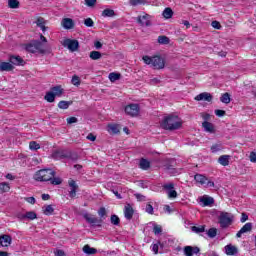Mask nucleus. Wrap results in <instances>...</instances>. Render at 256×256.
Here are the masks:
<instances>
[{"label":"nucleus","instance_id":"7c9ffc66","mask_svg":"<svg viewBox=\"0 0 256 256\" xmlns=\"http://www.w3.org/2000/svg\"><path fill=\"white\" fill-rule=\"evenodd\" d=\"M89 57L92 59V61H99V59L103 57V54H101L99 51H91Z\"/></svg>","mask_w":256,"mask_h":256},{"label":"nucleus","instance_id":"423d86ee","mask_svg":"<svg viewBox=\"0 0 256 256\" xmlns=\"http://www.w3.org/2000/svg\"><path fill=\"white\" fill-rule=\"evenodd\" d=\"M82 217L85 219L86 223H89L92 227H101V223H103V219H98L89 213H84Z\"/></svg>","mask_w":256,"mask_h":256},{"label":"nucleus","instance_id":"bb28decb","mask_svg":"<svg viewBox=\"0 0 256 256\" xmlns=\"http://www.w3.org/2000/svg\"><path fill=\"white\" fill-rule=\"evenodd\" d=\"M229 159H231V156L222 155L218 158V163H220V165H222L223 167H227V165H229Z\"/></svg>","mask_w":256,"mask_h":256},{"label":"nucleus","instance_id":"4be33fe9","mask_svg":"<svg viewBox=\"0 0 256 256\" xmlns=\"http://www.w3.org/2000/svg\"><path fill=\"white\" fill-rule=\"evenodd\" d=\"M62 27H64V29H73L75 27V22L71 18H64L62 20Z\"/></svg>","mask_w":256,"mask_h":256},{"label":"nucleus","instance_id":"393cba45","mask_svg":"<svg viewBox=\"0 0 256 256\" xmlns=\"http://www.w3.org/2000/svg\"><path fill=\"white\" fill-rule=\"evenodd\" d=\"M66 159H70L73 163H77L79 161V154L77 152L68 151L66 154Z\"/></svg>","mask_w":256,"mask_h":256},{"label":"nucleus","instance_id":"49530a36","mask_svg":"<svg viewBox=\"0 0 256 256\" xmlns=\"http://www.w3.org/2000/svg\"><path fill=\"white\" fill-rule=\"evenodd\" d=\"M110 222L112 225L119 226L121 224V219H119V216L113 214L111 215Z\"/></svg>","mask_w":256,"mask_h":256},{"label":"nucleus","instance_id":"e433bc0d","mask_svg":"<svg viewBox=\"0 0 256 256\" xmlns=\"http://www.w3.org/2000/svg\"><path fill=\"white\" fill-rule=\"evenodd\" d=\"M108 132L112 133V135H117V133H119V125L109 124L108 125Z\"/></svg>","mask_w":256,"mask_h":256},{"label":"nucleus","instance_id":"09e8293b","mask_svg":"<svg viewBox=\"0 0 256 256\" xmlns=\"http://www.w3.org/2000/svg\"><path fill=\"white\" fill-rule=\"evenodd\" d=\"M147 3V0H130V5L132 7H137V5H145Z\"/></svg>","mask_w":256,"mask_h":256},{"label":"nucleus","instance_id":"72a5a7b5","mask_svg":"<svg viewBox=\"0 0 256 256\" xmlns=\"http://www.w3.org/2000/svg\"><path fill=\"white\" fill-rule=\"evenodd\" d=\"M25 50L28 52V53H37V50L35 48V43L34 41L32 40L30 43L26 44L25 45Z\"/></svg>","mask_w":256,"mask_h":256},{"label":"nucleus","instance_id":"c85d7f7f","mask_svg":"<svg viewBox=\"0 0 256 256\" xmlns=\"http://www.w3.org/2000/svg\"><path fill=\"white\" fill-rule=\"evenodd\" d=\"M36 25H37V27L42 29L43 33H45V31H47V27L45 26V18H43V17L37 18Z\"/></svg>","mask_w":256,"mask_h":256},{"label":"nucleus","instance_id":"8fccbe9b","mask_svg":"<svg viewBox=\"0 0 256 256\" xmlns=\"http://www.w3.org/2000/svg\"><path fill=\"white\" fill-rule=\"evenodd\" d=\"M72 85H75V87H79L81 85V78L79 76L74 75L71 80Z\"/></svg>","mask_w":256,"mask_h":256},{"label":"nucleus","instance_id":"680f3d73","mask_svg":"<svg viewBox=\"0 0 256 256\" xmlns=\"http://www.w3.org/2000/svg\"><path fill=\"white\" fill-rule=\"evenodd\" d=\"M85 3L87 7H95V3H97V0H85Z\"/></svg>","mask_w":256,"mask_h":256},{"label":"nucleus","instance_id":"338daca9","mask_svg":"<svg viewBox=\"0 0 256 256\" xmlns=\"http://www.w3.org/2000/svg\"><path fill=\"white\" fill-rule=\"evenodd\" d=\"M249 159H250L251 163H256V153L250 152Z\"/></svg>","mask_w":256,"mask_h":256},{"label":"nucleus","instance_id":"2f4dec72","mask_svg":"<svg viewBox=\"0 0 256 256\" xmlns=\"http://www.w3.org/2000/svg\"><path fill=\"white\" fill-rule=\"evenodd\" d=\"M55 94L50 90L46 92V95L44 96L45 101L48 103H55Z\"/></svg>","mask_w":256,"mask_h":256},{"label":"nucleus","instance_id":"37998d69","mask_svg":"<svg viewBox=\"0 0 256 256\" xmlns=\"http://www.w3.org/2000/svg\"><path fill=\"white\" fill-rule=\"evenodd\" d=\"M108 77H109V80L112 83H115V81H119V79H121V74L120 73L111 72Z\"/></svg>","mask_w":256,"mask_h":256},{"label":"nucleus","instance_id":"bf43d9fd","mask_svg":"<svg viewBox=\"0 0 256 256\" xmlns=\"http://www.w3.org/2000/svg\"><path fill=\"white\" fill-rule=\"evenodd\" d=\"M79 119H77V117H69L67 118V123L68 125H73V123H78Z\"/></svg>","mask_w":256,"mask_h":256},{"label":"nucleus","instance_id":"473e14b6","mask_svg":"<svg viewBox=\"0 0 256 256\" xmlns=\"http://www.w3.org/2000/svg\"><path fill=\"white\" fill-rule=\"evenodd\" d=\"M83 252L86 254V255H95L97 253V249L95 248H91V246L89 245H85L83 247Z\"/></svg>","mask_w":256,"mask_h":256},{"label":"nucleus","instance_id":"79ce46f5","mask_svg":"<svg viewBox=\"0 0 256 256\" xmlns=\"http://www.w3.org/2000/svg\"><path fill=\"white\" fill-rule=\"evenodd\" d=\"M102 17H115V10L113 9H104L102 11Z\"/></svg>","mask_w":256,"mask_h":256},{"label":"nucleus","instance_id":"a18cd8bd","mask_svg":"<svg viewBox=\"0 0 256 256\" xmlns=\"http://www.w3.org/2000/svg\"><path fill=\"white\" fill-rule=\"evenodd\" d=\"M19 0H8V7L10 9H19Z\"/></svg>","mask_w":256,"mask_h":256},{"label":"nucleus","instance_id":"9d476101","mask_svg":"<svg viewBox=\"0 0 256 256\" xmlns=\"http://www.w3.org/2000/svg\"><path fill=\"white\" fill-rule=\"evenodd\" d=\"M137 23L141 27H151V15L145 14L137 17Z\"/></svg>","mask_w":256,"mask_h":256},{"label":"nucleus","instance_id":"0eeeda50","mask_svg":"<svg viewBox=\"0 0 256 256\" xmlns=\"http://www.w3.org/2000/svg\"><path fill=\"white\" fill-rule=\"evenodd\" d=\"M63 47H67L71 53H75V51H79V41L75 39H65L62 43Z\"/></svg>","mask_w":256,"mask_h":256},{"label":"nucleus","instance_id":"0e129e2a","mask_svg":"<svg viewBox=\"0 0 256 256\" xmlns=\"http://www.w3.org/2000/svg\"><path fill=\"white\" fill-rule=\"evenodd\" d=\"M54 255L55 256H67L65 254V251L61 250V249H57L56 251H54Z\"/></svg>","mask_w":256,"mask_h":256},{"label":"nucleus","instance_id":"c03bdc74","mask_svg":"<svg viewBox=\"0 0 256 256\" xmlns=\"http://www.w3.org/2000/svg\"><path fill=\"white\" fill-rule=\"evenodd\" d=\"M205 233L210 239H215V237H217V228H210L206 230Z\"/></svg>","mask_w":256,"mask_h":256},{"label":"nucleus","instance_id":"5701e85b","mask_svg":"<svg viewBox=\"0 0 256 256\" xmlns=\"http://www.w3.org/2000/svg\"><path fill=\"white\" fill-rule=\"evenodd\" d=\"M34 41V47L36 49V53H40L41 55H45L47 51L43 48V42L39 40H33Z\"/></svg>","mask_w":256,"mask_h":256},{"label":"nucleus","instance_id":"aec40b11","mask_svg":"<svg viewBox=\"0 0 256 256\" xmlns=\"http://www.w3.org/2000/svg\"><path fill=\"white\" fill-rule=\"evenodd\" d=\"M12 241H13V238H11L10 235H2V236H0V245L2 247H9V245H11Z\"/></svg>","mask_w":256,"mask_h":256},{"label":"nucleus","instance_id":"c756f323","mask_svg":"<svg viewBox=\"0 0 256 256\" xmlns=\"http://www.w3.org/2000/svg\"><path fill=\"white\" fill-rule=\"evenodd\" d=\"M195 182L200 183V185H205L207 183V178L203 174H196L194 176Z\"/></svg>","mask_w":256,"mask_h":256},{"label":"nucleus","instance_id":"ea45409f","mask_svg":"<svg viewBox=\"0 0 256 256\" xmlns=\"http://www.w3.org/2000/svg\"><path fill=\"white\" fill-rule=\"evenodd\" d=\"M162 15L164 19H171L173 17V9L169 7L165 8Z\"/></svg>","mask_w":256,"mask_h":256},{"label":"nucleus","instance_id":"20e7f679","mask_svg":"<svg viewBox=\"0 0 256 256\" xmlns=\"http://www.w3.org/2000/svg\"><path fill=\"white\" fill-rule=\"evenodd\" d=\"M235 221V216L229 212H220L218 216V223L221 229H227L233 225Z\"/></svg>","mask_w":256,"mask_h":256},{"label":"nucleus","instance_id":"b1692460","mask_svg":"<svg viewBox=\"0 0 256 256\" xmlns=\"http://www.w3.org/2000/svg\"><path fill=\"white\" fill-rule=\"evenodd\" d=\"M50 91L56 96V97H61V95H63L64 93V90L63 88L61 87V85H56L54 87H52L50 89Z\"/></svg>","mask_w":256,"mask_h":256},{"label":"nucleus","instance_id":"a878e982","mask_svg":"<svg viewBox=\"0 0 256 256\" xmlns=\"http://www.w3.org/2000/svg\"><path fill=\"white\" fill-rule=\"evenodd\" d=\"M140 169H143V171H147L150 169L151 167V162H149V160L142 158L140 160V164H139Z\"/></svg>","mask_w":256,"mask_h":256},{"label":"nucleus","instance_id":"f3484780","mask_svg":"<svg viewBox=\"0 0 256 256\" xmlns=\"http://www.w3.org/2000/svg\"><path fill=\"white\" fill-rule=\"evenodd\" d=\"M207 226L206 225H198V226H191V232L192 233H196L197 235H200L201 237H203V234L201 233H205L207 231Z\"/></svg>","mask_w":256,"mask_h":256},{"label":"nucleus","instance_id":"c9c22d12","mask_svg":"<svg viewBox=\"0 0 256 256\" xmlns=\"http://www.w3.org/2000/svg\"><path fill=\"white\" fill-rule=\"evenodd\" d=\"M220 101L221 103H225L226 105H229V103H231V94L227 92L222 94V96L220 97Z\"/></svg>","mask_w":256,"mask_h":256},{"label":"nucleus","instance_id":"4d7b16f0","mask_svg":"<svg viewBox=\"0 0 256 256\" xmlns=\"http://www.w3.org/2000/svg\"><path fill=\"white\" fill-rule=\"evenodd\" d=\"M84 25L86 27H93V25H95V22H93V19H91V18H86L84 20Z\"/></svg>","mask_w":256,"mask_h":256},{"label":"nucleus","instance_id":"9b49d317","mask_svg":"<svg viewBox=\"0 0 256 256\" xmlns=\"http://www.w3.org/2000/svg\"><path fill=\"white\" fill-rule=\"evenodd\" d=\"M201 249L197 246H186L184 247V255L185 256H194V255H199V252Z\"/></svg>","mask_w":256,"mask_h":256},{"label":"nucleus","instance_id":"052dcab7","mask_svg":"<svg viewBox=\"0 0 256 256\" xmlns=\"http://www.w3.org/2000/svg\"><path fill=\"white\" fill-rule=\"evenodd\" d=\"M145 211H146V213H148L149 215H153V205L147 204Z\"/></svg>","mask_w":256,"mask_h":256},{"label":"nucleus","instance_id":"39448f33","mask_svg":"<svg viewBox=\"0 0 256 256\" xmlns=\"http://www.w3.org/2000/svg\"><path fill=\"white\" fill-rule=\"evenodd\" d=\"M124 111L129 117H137L141 111V107L139 104L132 103L125 106Z\"/></svg>","mask_w":256,"mask_h":256},{"label":"nucleus","instance_id":"f704fd0d","mask_svg":"<svg viewBox=\"0 0 256 256\" xmlns=\"http://www.w3.org/2000/svg\"><path fill=\"white\" fill-rule=\"evenodd\" d=\"M11 187L9 186V183L2 182L0 183V195L3 193H9Z\"/></svg>","mask_w":256,"mask_h":256},{"label":"nucleus","instance_id":"f03ea898","mask_svg":"<svg viewBox=\"0 0 256 256\" xmlns=\"http://www.w3.org/2000/svg\"><path fill=\"white\" fill-rule=\"evenodd\" d=\"M146 65H151L153 69H165V59L161 56H143Z\"/></svg>","mask_w":256,"mask_h":256},{"label":"nucleus","instance_id":"4c0bfd02","mask_svg":"<svg viewBox=\"0 0 256 256\" xmlns=\"http://www.w3.org/2000/svg\"><path fill=\"white\" fill-rule=\"evenodd\" d=\"M42 211L44 215H53L55 209L53 208V205H46L42 208Z\"/></svg>","mask_w":256,"mask_h":256},{"label":"nucleus","instance_id":"e2e57ef3","mask_svg":"<svg viewBox=\"0 0 256 256\" xmlns=\"http://www.w3.org/2000/svg\"><path fill=\"white\" fill-rule=\"evenodd\" d=\"M211 25L214 29H221V23H219L217 20L212 21Z\"/></svg>","mask_w":256,"mask_h":256},{"label":"nucleus","instance_id":"f8f14e48","mask_svg":"<svg viewBox=\"0 0 256 256\" xmlns=\"http://www.w3.org/2000/svg\"><path fill=\"white\" fill-rule=\"evenodd\" d=\"M195 101H207L208 103H211L213 101V95L209 92H203L195 97Z\"/></svg>","mask_w":256,"mask_h":256},{"label":"nucleus","instance_id":"864d4df0","mask_svg":"<svg viewBox=\"0 0 256 256\" xmlns=\"http://www.w3.org/2000/svg\"><path fill=\"white\" fill-rule=\"evenodd\" d=\"M153 233L154 235H160V233H163V228L157 224H154Z\"/></svg>","mask_w":256,"mask_h":256},{"label":"nucleus","instance_id":"3c124183","mask_svg":"<svg viewBox=\"0 0 256 256\" xmlns=\"http://www.w3.org/2000/svg\"><path fill=\"white\" fill-rule=\"evenodd\" d=\"M26 219H29V221L37 219V213H35L34 211L26 212Z\"/></svg>","mask_w":256,"mask_h":256},{"label":"nucleus","instance_id":"6e6d98bb","mask_svg":"<svg viewBox=\"0 0 256 256\" xmlns=\"http://www.w3.org/2000/svg\"><path fill=\"white\" fill-rule=\"evenodd\" d=\"M211 152L212 153H217L219 151H221V144H214L211 146Z\"/></svg>","mask_w":256,"mask_h":256},{"label":"nucleus","instance_id":"13d9d810","mask_svg":"<svg viewBox=\"0 0 256 256\" xmlns=\"http://www.w3.org/2000/svg\"><path fill=\"white\" fill-rule=\"evenodd\" d=\"M215 115L217 117H225V115H227V112H225V110L217 109L215 110Z\"/></svg>","mask_w":256,"mask_h":256},{"label":"nucleus","instance_id":"f257e3e1","mask_svg":"<svg viewBox=\"0 0 256 256\" xmlns=\"http://www.w3.org/2000/svg\"><path fill=\"white\" fill-rule=\"evenodd\" d=\"M183 123L181 122V119L179 116L170 114L162 120L160 123V126L165 130V131H177V129H181V126Z\"/></svg>","mask_w":256,"mask_h":256},{"label":"nucleus","instance_id":"1a4fd4ad","mask_svg":"<svg viewBox=\"0 0 256 256\" xmlns=\"http://www.w3.org/2000/svg\"><path fill=\"white\" fill-rule=\"evenodd\" d=\"M163 189L164 191H166L169 199H177V191H175V184H164Z\"/></svg>","mask_w":256,"mask_h":256},{"label":"nucleus","instance_id":"6ab92c4d","mask_svg":"<svg viewBox=\"0 0 256 256\" xmlns=\"http://www.w3.org/2000/svg\"><path fill=\"white\" fill-rule=\"evenodd\" d=\"M67 150H57L52 154V159H67Z\"/></svg>","mask_w":256,"mask_h":256},{"label":"nucleus","instance_id":"5fc2aeb1","mask_svg":"<svg viewBox=\"0 0 256 256\" xmlns=\"http://www.w3.org/2000/svg\"><path fill=\"white\" fill-rule=\"evenodd\" d=\"M98 215H99L100 219H105V216L107 215V210L105 209V207H101L98 210Z\"/></svg>","mask_w":256,"mask_h":256},{"label":"nucleus","instance_id":"6e6552de","mask_svg":"<svg viewBox=\"0 0 256 256\" xmlns=\"http://www.w3.org/2000/svg\"><path fill=\"white\" fill-rule=\"evenodd\" d=\"M68 187L70 188L68 195L70 199H75L77 197V191H79V185L73 179L68 180Z\"/></svg>","mask_w":256,"mask_h":256},{"label":"nucleus","instance_id":"412c9836","mask_svg":"<svg viewBox=\"0 0 256 256\" xmlns=\"http://www.w3.org/2000/svg\"><path fill=\"white\" fill-rule=\"evenodd\" d=\"M202 127L206 133H215V125L209 121H204Z\"/></svg>","mask_w":256,"mask_h":256},{"label":"nucleus","instance_id":"2eb2a0df","mask_svg":"<svg viewBox=\"0 0 256 256\" xmlns=\"http://www.w3.org/2000/svg\"><path fill=\"white\" fill-rule=\"evenodd\" d=\"M134 213H135V210H133V207L131 206V204H127L124 207V217H125V219H128L129 221H131V219H133Z\"/></svg>","mask_w":256,"mask_h":256},{"label":"nucleus","instance_id":"cd10ccee","mask_svg":"<svg viewBox=\"0 0 256 256\" xmlns=\"http://www.w3.org/2000/svg\"><path fill=\"white\" fill-rule=\"evenodd\" d=\"M15 67L9 62L0 63V71H13Z\"/></svg>","mask_w":256,"mask_h":256},{"label":"nucleus","instance_id":"7ed1b4c3","mask_svg":"<svg viewBox=\"0 0 256 256\" xmlns=\"http://www.w3.org/2000/svg\"><path fill=\"white\" fill-rule=\"evenodd\" d=\"M55 175H57V172H55L53 169L45 168L36 172V174L34 175V179L35 181L47 182L51 181V178L55 177Z\"/></svg>","mask_w":256,"mask_h":256},{"label":"nucleus","instance_id":"58836bf2","mask_svg":"<svg viewBox=\"0 0 256 256\" xmlns=\"http://www.w3.org/2000/svg\"><path fill=\"white\" fill-rule=\"evenodd\" d=\"M73 105V101H65L62 100L58 103V108L59 109H69V106Z\"/></svg>","mask_w":256,"mask_h":256},{"label":"nucleus","instance_id":"a19ab883","mask_svg":"<svg viewBox=\"0 0 256 256\" xmlns=\"http://www.w3.org/2000/svg\"><path fill=\"white\" fill-rule=\"evenodd\" d=\"M158 43H160V45H169V43H171V40L169 39V37L161 35L158 37Z\"/></svg>","mask_w":256,"mask_h":256},{"label":"nucleus","instance_id":"4468645a","mask_svg":"<svg viewBox=\"0 0 256 256\" xmlns=\"http://www.w3.org/2000/svg\"><path fill=\"white\" fill-rule=\"evenodd\" d=\"M253 230V223L248 222L246 223L236 234L237 238H241V235H243V233H249V231Z\"/></svg>","mask_w":256,"mask_h":256},{"label":"nucleus","instance_id":"ddd939ff","mask_svg":"<svg viewBox=\"0 0 256 256\" xmlns=\"http://www.w3.org/2000/svg\"><path fill=\"white\" fill-rule=\"evenodd\" d=\"M200 203H202V207H211V205L215 203V199H213V197L204 195L200 197Z\"/></svg>","mask_w":256,"mask_h":256},{"label":"nucleus","instance_id":"a211bd4d","mask_svg":"<svg viewBox=\"0 0 256 256\" xmlns=\"http://www.w3.org/2000/svg\"><path fill=\"white\" fill-rule=\"evenodd\" d=\"M9 62L12 65H17V66L25 65V60H23V58H21V56H10L9 57Z\"/></svg>","mask_w":256,"mask_h":256},{"label":"nucleus","instance_id":"774afa93","mask_svg":"<svg viewBox=\"0 0 256 256\" xmlns=\"http://www.w3.org/2000/svg\"><path fill=\"white\" fill-rule=\"evenodd\" d=\"M249 219V215H247V213L243 212L242 216L240 218L241 223H245V221H247Z\"/></svg>","mask_w":256,"mask_h":256},{"label":"nucleus","instance_id":"de8ad7c7","mask_svg":"<svg viewBox=\"0 0 256 256\" xmlns=\"http://www.w3.org/2000/svg\"><path fill=\"white\" fill-rule=\"evenodd\" d=\"M29 149L31 151H37L38 149H41V145H39V143H37L36 141H31L29 143Z\"/></svg>","mask_w":256,"mask_h":256},{"label":"nucleus","instance_id":"603ef678","mask_svg":"<svg viewBox=\"0 0 256 256\" xmlns=\"http://www.w3.org/2000/svg\"><path fill=\"white\" fill-rule=\"evenodd\" d=\"M51 185H61L63 183V180L59 177H52L50 180Z\"/></svg>","mask_w":256,"mask_h":256},{"label":"nucleus","instance_id":"dca6fc26","mask_svg":"<svg viewBox=\"0 0 256 256\" xmlns=\"http://www.w3.org/2000/svg\"><path fill=\"white\" fill-rule=\"evenodd\" d=\"M226 255L234 256L239 253V249L232 244H228L224 247Z\"/></svg>","mask_w":256,"mask_h":256},{"label":"nucleus","instance_id":"69168bd1","mask_svg":"<svg viewBox=\"0 0 256 256\" xmlns=\"http://www.w3.org/2000/svg\"><path fill=\"white\" fill-rule=\"evenodd\" d=\"M134 197H136L137 201H145V196L140 193L134 194Z\"/></svg>","mask_w":256,"mask_h":256}]
</instances>
